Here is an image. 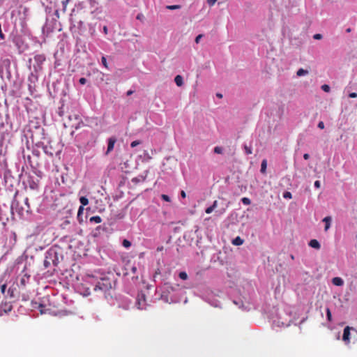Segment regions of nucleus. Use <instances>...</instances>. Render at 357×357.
Returning <instances> with one entry per match:
<instances>
[{"label": "nucleus", "instance_id": "1", "mask_svg": "<svg viewBox=\"0 0 357 357\" xmlns=\"http://www.w3.org/2000/svg\"><path fill=\"white\" fill-rule=\"evenodd\" d=\"M89 211V208L84 209L83 206H79L77 212V220L80 224L87 222Z\"/></svg>", "mask_w": 357, "mask_h": 357}, {"label": "nucleus", "instance_id": "2", "mask_svg": "<svg viewBox=\"0 0 357 357\" xmlns=\"http://www.w3.org/2000/svg\"><path fill=\"white\" fill-rule=\"evenodd\" d=\"M68 124L71 128H78L80 123V118L78 114L69 115Z\"/></svg>", "mask_w": 357, "mask_h": 357}, {"label": "nucleus", "instance_id": "3", "mask_svg": "<svg viewBox=\"0 0 357 357\" xmlns=\"http://www.w3.org/2000/svg\"><path fill=\"white\" fill-rule=\"evenodd\" d=\"M12 300L6 299L5 301H1L0 303V311H2L5 313L11 311L13 308V305L11 304Z\"/></svg>", "mask_w": 357, "mask_h": 357}, {"label": "nucleus", "instance_id": "4", "mask_svg": "<svg viewBox=\"0 0 357 357\" xmlns=\"http://www.w3.org/2000/svg\"><path fill=\"white\" fill-rule=\"evenodd\" d=\"M136 305L139 310H144L146 308V299L144 294L138 295Z\"/></svg>", "mask_w": 357, "mask_h": 357}, {"label": "nucleus", "instance_id": "5", "mask_svg": "<svg viewBox=\"0 0 357 357\" xmlns=\"http://www.w3.org/2000/svg\"><path fill=\"white\" fill-rule=\"evenodd\" d=\"M16 287L12 286L8 288L6 291V294L5 295V299L13 300L16 298Z\"/></svg>", "mask_w": 357, "mask_h": 357}, {"label": "nucleus", "instance_id": "6", "mask_svg": "<svg viewBox=\"0 0 357 357\" xmlns=\"http://www.w3.org/2000/svg\"><path fill=\"white\" fill-rule=\"evenodd\" d=\"M352 329L350 326H346L343 331L342 340L345 344H348L350 342V331Z\"/></svg>", "mask_w": 357, "mask_h": 357}, {"label": "nucleus", "instance_id": "7", "mask_svg": "<svg viewBox=\"0 0 357 357\" xmlns=\"http://www.w3.org/2000/svg\"><path fill=\"white\" fill-rule=\"evenodd\" d=\"M116 142V139L114 137H112L108 139V145L106 154H108L114 149Z\"/></svg>", "mask_w": 357, "mask_h": 357}, {"label": "nucleus", "instance_id": "8", "mask_svg": "<svg viewBox=\"0 0 357 357\" xmlns=\"http://www.w3.org/2000/svg\"><path fill=\"white\" fill-rule=\"evenodd\" d=\"M77 291L79 292L80 294L83 295L84 296H87L89 295V291L88 288L84 289L82 284H78L77 286Z\"/></svg>", "mask_w": 357, "mask_h": 357}, {"label": "nucleus", "instance_id": "9", "mask_svg": "<svg viewBox=\"0 0 357 357\" xmlns=\"http://www.w3.org/2000/svg\"><path fill=\"white\" fill-rule=\"evenodd\" d=\"M28 184L30 188L35 190L37 189L38 187V180L37 181H33V178L29 177L28 181Z\"/></svg>", "mask_w": 357, "mask_h": 357}, {"label": "nucleus", "instance_id": "10", "mask_svg": "<svg viewBox=\"0 0 357 357\" xmlns=\"http://www.w3.org/2000/svg\"><path fill=\"white\" fill-rule=\"evenodd\" d=\"M29 275H24L22 277V278L20 279V286L24 288L26 287V283L29 280Z\"/></svg>", "mask_w": 357, "mask_h": 357}, {"label": "nucleus", "instance_id": "11", "mask_svg": "<svg viewBox=\"0 0 357 357\" xmlns=\"http://www.w3.org/2000/svg\"><path fill=\"white\" fill-rule=\"evenodd\" d=\"M309 245L315 249H319L321 245L319 241L316 239H312L309 242Z\"/></svg>", "mask_w": 357, "mask_h": 357}, {"label": "nucleus", "instance_id": "12", "mask_svg": "<svg viewBox=\"0 0 357 357\" xmlns=\"http://www.w3.org/2000/svg\"><path fill=\"white\" fill-rule=\"evenodd\" d=\"M332 282L334 285L336 286H342L344 284L343 280L339 277H335L333 278Z\"/></svg>", "mask_w": 357, "mask_h": 357}, {"label": "nucleus", "instance_id": "13", "mask_svg": "<svg viewBox=\"0 0 357 357\" xmlns=\"http://www.w3.org/2000/svg\"><path fill=\"white\" fill-rule=\"evenodd\" d=\"M174 82L178 86H181L183 84V79L180 75H178L175 77Z\"/></svg>", "mask_w": 357, "mask_h": 357}, {"label": "nucleus", "instance_id": "14", "mask_svg": "<svg viewBox=\"0 0 357 357\" xmlns=\"http://www.w3.org/2000/svg\"><path fill=\"white\" fill-rule=\"evenodd\" d=\"M323 221L326 223L325 231H327L331 226V218L330 216L325 217Z\"/></svg>", "mask_w": 357, "mask_h": 357}, {"label": "nucleus", "instance_id": "15", "mask_svg": "<svg viewBox=\"0 0 357 357\" xmlns=\"http://www.w3.org/2000/svg\"><path fill=\"white\" fill-rule=\"evenodd\" d=\"M244 241L240 237H236L233 241L232 243L235 245H241L243 243Z\"/></svg>", "mask_w": 357, "mask_h": 357}, {"label": "nucleus", "instance_id": "16", "mask_svg": "<svg viewBox=\"0 0 357 357\" xmlns=\"http://www.w3.org/2000/svg\"><path fill=\"white\" fill-rule=\"evenodd\" d=\"M307 74H308V71L307 70H304L303 68L298 69V71L296 72V75L298 77H301V76H303V75H305Z\"/></svg>", "mask_w": 357, "mask_h": 357}, {"label": "nucleus", "instance_id": "17", "mask_svg": "<svg viewBox=\"0 0 357 357\" xmlns=\"http://www.w3.org/2000/svg\"><path fill=\"white\" fill-rule=\"evenodd\" d=\"M266 167H267V161H266V160H263L261 162V173L264 174L266 172Z\"/></svg>", "mask_w": 357, "mask_h": 357}, {"label": "nucleus", "instance_id": "18", "mask_svg": "<svg viewBox=\"0 0 357 357\" xmlns=\"http://www.w3.org/2000/svg\"><path fill=\"white\" fill-rule=\"evenodd\" d=\"M79 201L82 204L81 206L83 207L89 204V199L86 197H81Z\"/></svg>", "mask_w": 357, "mask_h": 357}, {"label": "nucleus", "instance_id": "19", "mask_svg": "<svg viewBox=\"0 0 357 357\" xmlns=\"http://www.w3.org/2000/svg\"><path fill=\"white\" fill-rule=\"evenodd\" d=\"M179 278L181 280H185L188 279V274L185 271L180 272L178 274Z\"/></svg>", "mask_w": 357, "mask_h": 357}, {"label": "nucleus", "instance_id": "20", "mask_svg": "<svg viewBox=\"0 0 357 357\" xmlns=\"http://www.w3.org/2000/svg\"><path fill=\"white\" fill-rule=\"evenodd\" d=\"M180 5H172V6H167L166 8L168 10H177L181 8Z\"/></svg>", "mask_w": 357, "mask_h": 357}, {"label": "nucleus", "instance_id": "21", "mask_svg": "<svg viewBox=\"0 0 357 357\" xmlns=\"http://www.w3.org/2000/svg\"><path fill=\"white\" fill-rule=\"evenodd\" d=\"M241 202L245 205H250L251 204L250 199L248 197H243Z\"/></svg>", "mask_w": 357, "mask_h": 357}, {"label": "nucleus", "instance_id": "22", "mask_svg": "<svg viewBox=\"0 0 357 357\" xmlns=\"http://www.w3.org/2000/svg\"><path fill=\"white\" fill-rule=\"evenodd\" d=\"M93 221L96 223H99L101 222V218L99 216L91 217V222H93Z\"/></svg>", "mask_w": 357, "mask_h": 357}, {"label": "nucleus", "instance_id": "23", "mask_svg": "<svg viewBox=\"0 0 357 357\" xmlns=\"http://www.w3.org/2000/svg\"><path fill=\"white\" fill-rule=\"evenodd\" d=\"M68 3V0H62L61 1V3H62V10L63 12H66V6H67V4Z\"/></svg>", "mask_w": 357, "mask_h": 357}, {"label": "nucleus", "instance_id": "24", "mask_svg": "<svg viewBox=\"0 0 357 357\" xmlns=\"http://www.w3.org/2000/svg\"><path fill=\"white\" fill-rule=\"evenodd\" d=\"M0 289H1V292L2 293V294L3 295V296L5 297V295L6 294V284H3L0 287Z\"/></svg>", "mask_w": 357, "mask_h": 357}, {"label": "nucleus", "instance_id": "25", "mask_svg": "<svg viewBox=\"0 0 357 357\" xmlns=\"http://www.w3.org/2000/svg\"><path fill=\"white\" fill-rule=\"evenodd\" d=\"M222 148L220 147V146H215L214 148V153H217V154H222Z\"/></svg>", "mask_w": 357, "mask_h": 357}, {"label": "nucleus", "instance_id": "26", "mask_svg": "<svg viewBox=\"0 0 357 357\" xmlns=\"http://www.w3.org/2000/svg\"><path fill=\"white\" fill-rule=\"evenodd\" d=\"M122 245H123L125 248H128L130 247V245H131V243H130L128 240H127V239H124V240L123 241Z\"/></svg>", "mask_w": 357, "mask_h": 357}, {"label": "nucleus", "instance_id": "27", "mask_svg": "<svg viewBox=\"0 0 357 357\" xmlns=\"http://www.w3.org/2000/svg\"><path fill=\"white\" fill-rule=\"evenodd\" d=\"M283 197L284 199H291L292 198V195H291V193L290 192L287 191V192L283 193Z\"/></svg>", "mask_w": 357, "mask_h": 357}, {"label": "nucleus", "instance_id": "28", "mask_svg": "<svg viewBox=\"0 0 357 357\" xmlns=\"http://www.w3.org/2000/svg\"><path fill=\"white\" fill-rule=\"evenodd\" d=\"M326 316H327V319L328 321H331L332 320V315H331V310L329 308H326Z\"/></svg>", "mask_w": 357, "mask_h": 357}, {"label": "nucleus", "instance_id": "29", "mask_svg": "<svg viewBox=\"0 0 357 357\" xmlns=\"http://www.w3.org/2000/svg\"><path fill=\"white\" fill-rule=\"evenodd\" d=\"M321 89L324 91L328 93L331 90V88L328 84H324L321 86Z\"/></svg>", "mask_w": 357, "mask_h": 357}, {"label": "nucleus", "instance_id": "30", "mask_svg": "<svg viewBox=\"0 0 357 357\" xmlns=\"http://www.w3.org/2000/svg\"><path fill=\"white\" fill-rule=\"evenodd\" d=\"M244 150H245V153L247 155H250V154H251L252 153L251 148L248 146L247 145L244 146Z\"/></svg>", "mask_w": 357, "mask_h": 357}, {"label": "nucleus", "instance_id": "31", "mask_svg": "<svg viewBox=\"0 0 357 357\" xmlns=\"http://www.w3.org/2000/svg\"><path fill=\"white\" fill-rule=\"evenodd\" d=\"M141 144V142H140V141H139V140H135V141H133V142H131V144H130V146H131L132 148H134V147L137 146V145H139V144Z\"/></svg>", "mask_w": 357, "mask_h": 357}, {"label": "nucleus", "instance_id": "32", "mask_svg": "<svg viewBox=\"0 0 357 357\" xmlns=\"http://www.w3.org/2000/svg\"><path fill=\"white\" fill-rule=\"evenodd\" d=\"M161 198H162L164 201H165V202H170V201H171L170 197H169L168 195H165V194H162V195H161Z\"/></svg>", "mask_w": 357, "mask_h": 357}, {"label": "nucleus", "instance_id": "33", "mask_svg": "<svg viewBox=\"0 0 357 357\" xmlns=\"http://www.w3.org/2000/svg\"><path fill=\"white\" fill-rule=\"evenodd\" d=\"M101 61H102V65L105 67V68H107V59L105 56H102V59H101Z\"/></svg>", "mask_w": 357, "mask_h": 357}, {"label": "nucleus", "instance_id": "34", "mask_svg": "<svg viewBox=\"0 0 357 357\" xmlns=\"http://www.w3.org/2000/svg\"><path fill=\"white\" fill-rule=\"evenodd\" d=\"M79 83L81 84V85H84L86 83V79L84 78V77H81L79 79Z\"/></svg>", "mask_w": 357, "mask_h": 357}, {"label": "nucleus", "instance_id": "35", "mask_svg": "<svg viewBox=\"0 0 357 357\" xmlns=\"http://www.w3.org/2000/svg\"><path fill=\"white\" fill-rule=\"evenodd\" d=\"M313 38L315 39V40H320L322 38V35L320 34V33H317V34H314L313 36Z\"/></svg>", "mask_w": 357, "mask_h": 357}, {"label": "nucleus", "instance_id": "36", "mask_svg": "<svg viewBox=\"0 0 357 357\" xmlns=\"http://www.w3.org/2000/svg\"><path fill=\"white\" fill-rule=\"evenodd\" d=\"M202 37H203V35H202V34H199V35H198V36L195 38V43H199V41H200V40H201V38H202Z\"/></svg>", "mask_w": 357, "mask_h": 357}, {"label": "nucleus", "instance_id": "37", "mask_svg": "<svg viewBox=\"0 0 357 357\" xmlns=\"http://www.w3.org/2000/svg\"><path fill=\"white\" fill-rule=\"evenodd\" d=\"M213 210H214V209H213V207L211 206L208 207V208L206 209L205 212H206L207 214H209V213H212V212L213 211Z\"/></svg>", "mask_w": 357, "mask_h": 357}, {"label": "nucleus", "instance_id": "38", "mask_svg": "<svg viewBox=\"0 0 357 357\" xmlns=\"http://www.w3.org/2000/svg\"><path fill=\"white\" fill-rule=\"evenodd\" d=\"M24 203H25V204H26V206H27V209H26V211H28L30 209V206H29V199H28L27 197H26V198H25V199H24Z\"/></svg>", "mask_w": 357, "mask_h": 357}, {"label": "nucleus", "instance_id": "39", "mask_svg": "<svg viewBox=\"0 0 357 357\" xmlns=\"http://www.w3.org/2000/svg\"><path fill=\"white\" fill-rule=\"evenodd\" d=\"M317 126L320 129H324V122L323 121H319Z\"/></svg>", "mask_w": 357, "mask_h": 357}, {"label": "nucleus", "instance_id": "40", "mask_svg": "<svg viewBox=\"0 0 357 357\" xmlns=\"http://www.w3.org/2000/svg\"><path fill=\"white\" fill-rule=\"evenodd\" d=\"M314 187H315V188H320V186H321V183H320V181H316L314 182Z\"/></svg>", "mask_w": 357, "mask_h": 357}, {"label": "nucleus", "instance_id": "41", "mask_svg": "<svg viewBox=\"0 0 357 357\" xmlns=\"http://www.w3.org/2000/svg\"><path fill=\"white\" fill-rule=\"evenodd\" d=\"M349 96L352 98H357V93L355 92L350 93Z\"/></svg>", "mask_w": 357, "mask_h": 357}, {"label": "nucleus", "instance_id": "42", "mask_svg": "<svg viewBox=\"0 0 357 357\" xmlns=\"http://www.w3.org/2000/svg\"><path fill=\"white\" fill-rule=\"evenodd\" d=\"M218 0H208V3L210 6H213Z\"/></svg>", "mask_w": 357, "mask_h": 357}, {"label": "nucleus", "instance_id": "43", "mask_svg": "<svg viewBox=\"0 0 357 357\" xmlns=\"http://www.w3.org/2000/svg\"><path fill=\"white\" fill-rule=\"evenodd\" d=\"M218 206V202L217 201H214L213 204L211 205V206L213 207V209H215Z\"/></svg>", "mask_w": 357, "mask_h": 357}, {"label": "nucleus", "instance_id": "44", "mask_svg": "<svg viewBox=\"0 0 357 357\" xmlns=\"http://www.w3.org/2000/svg\"><path fill=\"white\" fill-rule=\"evenodd\" d=\"M303 158H304L305 160H308V159L310 158V155H309L308 153H305V154L303 155Z\"/></svg>", "mask_w": 357, "mask_h": 357}, {"label": "nucleus", "instance_id": "45", "mask_svg": "<svg viewBox=\"0 0 357 357\" xmlns=\"http://www.w3.org/2000/svg\"><path fill=\"white\" fill-rule=\"evenodd\" d=\"M103 32H104L105 34H107L108 29H107V27L106 26H103Z\"/></svg>", "mask_w": 357, "mask_h": 357}, {"label": "nucleus", "instance_id": "46", "mask_svg": "<svg viewBox=\"0 0 357 357\" xmlns=\"http://www.w3.org/2000/svg\"><path fill=\"white\" fill-rule=\"evenodd\" d=\"M140 179L138 178H133L132 179V181L134 182V183H137V182H139Z\"/></svg>", "mask_w": 357, "mask_h": 357}, {"label": "nucleus", "instance_id": "47", "mask_svg": "<svg viewBox=\"0 0 357 357\" xmlns=\"http://www.w3.org/2000/svg\"><path fill=\"white\" fill-rule=\"evenodd\" d=\"M181 196L183 197V198H185L186 197V194L185 192V191L182 190L181 192Z\"/></svg>", "mask_w": 357, "mask_h": 357}, {"label": "nucleus", "instance_id": "48", "mask_svg": "<svg viewBox=\"0 0 357 357\" xmlns=\"http://www.w3.org/2000/svg\"><path fill=\"white\" fill-rule=\"evenodd\" d=\"M134 93L132 90H129L127 91V96H130Z\"/></svg>", "mask_w": 357, "mask_h": 357}, {"label": "nucleus", "instance_id": "49", "mask_svg": "<svg viewBox=\"0 0 357 357\" xmlns=\"http://www.w3.org/2000/svg\"><path fill=\"white\" fill-rule=\"evenodd\" d=\"M132 271L133 273H135L137 271V268L135 266L132 267Z\"/></svg>", "mask_w": 357, "mask_h": 357}, {"label": "nucleus", "instance_id": "50", "mask_svg": "<svg viewBox=\"0 0 357 357\" xmlns=\"http://www.w3.org/2000/svg\"><path fill=\"white\" fill-rule=\"evenodd\" d=\"M160 270H159V269H157V270L155 271V273L154 277H155V275H158V274H160Z\"/></svg>", "mask_w": 357, "mask_h": 357}, {"label": "nucleus", "instance_id": "51", "mask_svg": "<svg viewBox=\"0 0 357 357\" xmlns=\"http://www.w3.org/2000/svg\"><path fill=\"white\" fill-rule=\"evenodd\" d=\"M55 15H56V17L59 18V10H55Z\"/></svg>", "mask_w": 357, "mask_h": 357}, {"label": "nucleus", "instance_id": "52", "mask_svg": "<svg viewBox=\"0 0 357 357\" xmlns=\"http://www.w3.org/2000/svg\"><path fill=\"white\" fill-rule=\"evenodd\" d=\"M217 97L221 98L222 97V95L221 93H217L216 94Z\"/></svg>", "mask_w": 357, "mask_h": 357}, {"label": "nucleus", "instance_id": "53", "mask_svg": "<svg viewBox=\"0 0 357 357\" xmlns=\"http://www.w3.org/2000/svg\"><path fill=\"white\" fill-rule=\"evenodd\" d=\"M97 287H99L100 289H101V287H100V282L98 283V285L96 286V287L94 288V290H96Z\"/></svg>", "mask_w": 357, "mask_h": 357}, {"label": "nucleus", "instance_id": "54", "mask_svg": "<svg viewBox=\"0 0 357 357\" xmlns=\"http://www.w3.org/2000/svg\"><path fill=\"white\" fill-rule=\"evenodd\" d=\"M42 57H43L42 56L38 55V56H36V57H35V59H37V58L40 59V58H42Z\"/></svg>", "mask_w": 357, "mask_h": 357}, {"label": "nucleus", "instance_id": "55", "mask_svg": "<svg viewBox=\"0 0 357 357\" xmlns=\"http://www.w3.org/2000/svg\"><path fill=\"white\" fill-rule=\"evenodd\" d=\"M137 20H140V19H141V15H138L137 16Z\"/></svg>", "mask_w": 357, "mask_h": 357}, {"label": "nucleus", "instance_id": "56", "mask_svg": "<svg viewBox=\"0 0 357 357\" xmlns=\"http://www.w3.org/2000/svg\"><path fill=\"white\" fill-rule=\"evenodd\" d=\"M49 153H50V155H54V153H53V152H50Z\"/></svg>", "mask_w": 357, "mask_h": 357}, {"label": "nucleus", "instance_id": "57", "mask_svg": "<svg viewBox=\"0 0 357 357\" xmlns=\"http://www.w3.org/2000/svg\"><path fill=\"white\" fill-rule=\"evenodd\" d=\"M350 31H351V29L349 28L347 29V32H350Z\"/></svg>", "mask_w": 357, "mask_h": 357}]
</instances>
